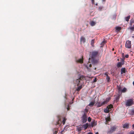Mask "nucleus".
Listing matches in <instances>:
<instances>
[{"mask_svg": "<svg viewBox=\"0 0 134 134\" xmlns=\"http://www.w3.org/2000/svg\"><path fill=\"white\" fill-rule=\"evenodd\" d=\"M125 45L126 48H130L131 46V41L129 40L127 41Z\"/></svg>", "mask_w": 134, "mask_h": 134, "instance_id": "423d86ee", "label": "nucleus"}, {"mask_svg": "<svg viewBox=\"0 0 134 134\" xmlns=\"http://www.w3.org/2000/svg\"><path fill=\"white\" fill-rule=\"evenodd\" d=\"M132 126L133 127L134 129V124H133L132 125Z\"/></svg>", "mask_w": 134, "mask_h": 134, "instance_id": "de8ad7c7", "label": "nucleus"}, {"mask_svg": "<svg viewBox=\"0 0 134 134\" xmlns=\"http://www.w3.org/2000/svg\"><path fill=\"white\" fill-rule=\"evenodd\" d=\"M94 39L92 40L91 41V44L93 47L94 46Z\"/></svg>", "mask_w": 134, "mask_h": 134, "instance_id": "c85d7f7f", "label": "nucleus"}, {"mask_svg": "<svg viewBox=\"0 0 134 134\" xmlns=\"http://www.w3.org/2000/svg\"><path fill=\"white\" fill-rule=\"evenodd\" d=\"M106 79L107 80V82H109L110 80V78L109 76H107L106 77Z\"/></svg>", "mask_w": 134, "mask_h": 134, "instance_id": "7c9ffc66", "label": "nucleus"}, {"mask_svg": "<svg viewBox=\"0 0 134 134\" xmlns=\"http://www.w3.org/2000/svg\"><path fill=\"white\" fill-rule=\"evenodd\" d=\"M129 56L128 55L126 54L125 55V57L127 58H128L129 57Z\"/></svg>", "mask_w": 134, "mask_h": 134, "instance_id": "a19ab883", "label": "nucleus"}, {"mask_svg": "<svg viewBox=\"0 0 134 134\" xmlns=\"http://www.w3.org/2000/svg\"><path fill=\"white\" fill-rule=\"evenodd\" d=\"M97 125V121L94 120L92 121L91 123L90 126L92 127L94 126H96Z\"/></svg>", "mask_w": 134, "mask_h": 134, "instance_id": "6e6552de", "label": "nucleus"}, {"mask_svg": "<svg viewBox=\"0 0 134 134\" xmlns=\"http://www.w3.org/2000/svg\"><path fill=\"white\" fill-rule=\"evenodd\" d=\"M69 109H70V108H69V107H68L67 108V109L68 110H69Z\"/></svg>", "mask_w": 134, "mask_h": 134, "instance_id": "49530a36", "label": "nucleus"}, {"mask_svg": "<svg viewBox=\"0 0 134 134\" xmlns=\"http://www.w3.org/2000/svg\"><path fill=\"white\" fill-rule=\"evenodd\" d=\"M96 134H99V133H98L97 132L96 133Z\"/></svg>", "mask_w": 134, "mask_h": 134, "instance_id": "09e8293b", "label": "nucleus"}, {"mask_svg": "<svg viewBox=\"0 0 134 134\" xmlns=\"http://www.w3.org/2000/svg\"><path fill=\"white\" fill-rule=\"evenodd\" d=\"M114 50V48H113V49H112V50H113V51Z\"/></svg>", "mask_w": 134, "mask_h": 134, "instance_id": "5fc2aeb1", "label": "nucleus"}, {"mask_svg": "<svg viewBox=\"0 0 134 134\" xmlns=\"http://www.w3.org/2000/svg\"><path fill=\"white\" fill-rule=\"evenodd\" d=\"M126 72V69L125 68H122L121 69V74H122L123 73H125Z\"/></svg>", "mask_w": 134, "mask_h": 134, "instance_id": "4468645a", "label": "nucleus"}, {"mask_svg": "<svg viewBox=\"0 0 134 134\" xmlns=\"http://www.w3.org/2000/svg\"><path fill=\"white\" fill-rule=\"evenodd\" d=\"M122 63L121 62H119L117 64V67L118 68L121 67L122 66Z\"/></svg>", "mask_w": 134, "mask_h": 134, "instance_id": "dca6fc26", "label": "nucleus"}, {"mask_svg": "<svg viewBox=\"0 0 134 134\" xmlns=\"http://www.w3.org/2000/svg\"><path fill=\"white\" fill-rule=\"evenodd\" d=\"M91 1L92 4H94V0H91Z\"/></svg>", "mask_w": 134, "mask_h": 134, "instance_id": "c9c22d12", "label": "nucleus"}, {"mask_svg": "<svg viewBox=\"0 0 134 134\" xmlns=\"http://www.w3.org/2000/svg\"><path fill=\"white\" fill-rule=\"evenodd\" d=\"M62 117L60 116H58V121L56 122L55 124V125H59V126H60L62 123V121L61 120Z\"/></svg>", "mask_w": 134, "mask_h": 134, "instance_id": "39448f33", "label": "nucleus"}, {"mask_svg": "<svg viewBox=\"0 0 134 134\" xmlns=\"http://www.w3.org/2000/svg\"><path fill=\"white\" fill-rule=\"evenodd\" d=\"M87 134H93L92 132H89Z\"/></svg>", "mask_w": 134, "mask_h": 134, "instance_id": "37998d69", "label": "nucleus"}, {"mask_svg": "<svg viewBox=\"0 0 134 134\" xmlns=\"http://www.w3.org/2000/svg\"><path fill=\"white\" fill-rule=\"evenodd\" d=\"M63 120L62 121V123L63 124V125H64L65 123L66 120V119L64 118H63Z\"/></svg>", "mask_w": 134, "mask_h": 134, "instance_id": "b1692460", "label": "nucleus"}, {"mask_svg": "<svg viewBox=\"0 0 134 134\" xmlns=\"http://www.w3.org/2000/svg\"><path fill=\"white\" fill-rule=\"evenodd\" d=\"M106 121L107 122V124H108V123L109 121H110V117H108L105 118Z\"/></svg>", "mask_w": 134, "mask_h": 134, "instance_id": "5701e85b", "label": "nucleus"}, {"mask_svg": "<svg viewBox=\"0 0 134 134\" xmlns=\"http://www.w3.org/2000/svg\"><path fill=\"white\" fill-rule=\"evenodd\" d=\"M96 24V23L93 21H91L90 23V25L92 26H94Z\"/></svg>", "mask_w": 134, "mask_h": 134, "instance_id": "4be33fe9", "label": "nucleus"}, {"mask_svg": "<svg viewBox=\"0 0 134 134\" xmlns=\"http://www.w3.org/2000/svg\"><path fill=\"white\" fill-rule=\"evenodd\" d=\"M98 52L97 51H94L92 52L91 58L92 59L95 58L98 54Z\"/></svg>", "mask_w": 134, "mask_h": 134, "instance_id": "0eeeda50", "label": "nucleus"}, {"mask_svg": "<svg viewBox=\"0 0 134 134\" xmlns=\"http://www.w3.org/2000/svg\"><path fill=\"white\" fill-rule=\"evenodd\" d=\"M118 134H120V133H119Z\"/></svg>", "mask_w": 134, "mask_h": 134, "instance_id": "6e6d98bb", "label": "nucleus"}, {"mask_svg": "<svg viewBox=\"0 0 134 134\" xmlns=\"http://www.w3.org/2000/svg\"><path fill=\"white\" fill-rule=\"evenodd\" d=\"M96 68H94V70H96Z\"/></svg>", "mask_w": 134, "mask_h": 134, "instance_id": "864d4df0", "label": "nucleus"}, {"mask_svg": "<svg viewBox=\"0 0 134 134\" xmlns=\"http://www.w3.org/2000/svg\"><path fill=\"white\" fill-rule=\"evenodd\" d=\"M82 126L81 127L80 126L77 127V129L78 131H80L82 130Z\"/></svg>", "mask_w": 134, "mask_h": 134, "instance_id": "c756f323", "label": "nucleus"}, {"mask_svg": "<svg viewBox=\"0 0 134 134\" xmlns=\"http://www.w3.org/2000/svg\"><path fill=\"white\" fill-rule=\"evenodd\" d=\"M129 134H134V131H132L130 132Z\"/></svg>", "mask_w": 134, "mask_h": 134, "instance_id": "4c0bfd02", "label": "nucleus"}, {"mask_svg": "<svg viewBox=\"0 0 134 134\" xmlns=\"http://www.w3.org/2000/svg\"><path fill=\"white\" fill-rule=\"evenodd\" d=\"M132 113H133V114L134 113V110H132Z\"/></svg>", "mask_w": 134, "mask_h": 134, "instance_id": "79ce46f5", "label": "nucleus"}, {"mask_svg": "<svg viewBox=\"0 0 134 134\" xmlns=\"http://www.w3.org/2000/svg\"><path fill=\"white\" fill-rule=\"evenodd\" d=\"M130 29L131 30H134V27H131L130 28Z\"/></svg>", "mask_w": 134, "mask_h": 134, "instance_id": "58836bf2", "label": "nucleus"}, {"mask_svg": "<svg viewBox=\"0 0 134 134\" xmlns=\"http://www.w3.org/2000/svg\"><path fill=\"white\" fill-rule=\"evenodd\" d=\"M125 59V58H124L123 59H121V62H122V65H123V64H124V59Z\"/></svg>", "mask_w": 134, "mask_h": 134, "instance_id": "72a5a7b5", "label": "nucleus"}, {"mask_svg": "<svg viewBox=\"0 0 134 134\" xmlns=\"http://www.w3.org/2000/svg\"><path fill=\"white\" fill-rule=\"evenodd\" d=\"M89 125L88 123H86L82 126V128H84V130H86L88 128Z\"/></svg>", "mask_w": 134, "mask_h": 134, "instance_id": "f8f14e48", "label": "nucleus"}, {"mask_svg": "<svg viewBox=\"0 0 134 134\" xmlns=\"http://www.w3.org/2000/svg\"><path fill=\"white\" fill-rule=\"evenodd\" d=\"M117 128V127L115 126H111L110 130L107 131L108 133L111 134L115 131Z\"/></svg>", "mask_w": 134, "mask_h": 134, "instance_id": "7ed1b4c3", "label": "nucleus"}, {"mask_svg": "<svg viewBox=\"0 0 134 134\" xmlns=\"http://www.w3.org/2000/svg\"><path fill=\"white\" fill-rule=\"evenodd\" d=\"M127 90L126 88L124 87L122 90L121 92L122 93H125L126 92Z\"/></svg>", "mask_w": 134, "mask_h": 134, "instance_id": "cd10ccee", "label": "nucleus"}, {"mask_svg": "<svg viewBox=\"0 0 134 134\" xmlns=\"http://www.w3.org/2000/svg\"><path fill=\"white\" fill-rule=\"evenodd\" d=\"M53 131V134H57L58 132V129L57 128L55 129Z\"/></svg>", "mask_w": 134, "mask_h": 134, "instance_id": "a878e982", "label": "nucleus"}, {"mask_svg": "<svg viewBox=\"0 0 134 134\" xmlns=\"http://www.w3.org/2000/svg\"><path fill=\"white\" fill-rule=\"evenodd\" d=\"M129 125L127 123H126L124 124L123 126V127L124 128L128 129L129 127Z\"/></svg>", "mask_w": 134, "mask_h": 134, "instance_id": "f3484780", "label": "nucleus"}, {"mask_svg": "<svg viewBox=\"0 0 134 134\" xmlns=\"http://www.w3.org/2000/svg\"><path fill=\"white\" fill-rule=\"evenodd\" d=\"M87 117L86 114H84L81 117V120L83 123H85L87 121Z\"/></svg>", "mask_w": 134, "mask_h": 134, "instance_id": "20e7f679", "label": "nucleus"}, {"mask_svg": "<svg viewBox=\"0 0 134 134\" xmlns=\"http://www.w3.org/2000/svg\"><path fill=\"white\" fill-rule=\"evenodd\" d=\"M95 102V101H94L93 102H91L88 105L89 106H91V107L93 106L94 105V104Z\"/></svg>", "mask_w": 134, "mask_h": 134, "instance_id": "412c9836", "label": "nucleus"}, {"mask_svg": "<svg viewBox=\"0 0 134 134\" xmlns=\"http://www.w3.org/2000/svg\"><path fill=\"white\" fill-rule=\"evenodd\" d=\"M76 62L77 63H83V56H82V58L76 60Z\"/></svg>", "mask_w": 134, "mask_h": 134, "instance_id": "1a4fd4ad", "label": "nucleus"}, {"mask_svg": "<svg viewBox=\"0 0 134 134\" xmlns=\"http://www.w3.org/2000/svg\"><path fill=\"white\" fill-rule=\"evenodd\" d=\"M96 105L98 107H99L102 106L101 103H100V102H97L96 104Z\"/></svg>", "mask_w": 134, "mask_h": 134, "instance_id": "2eb2a0df", "label": "nucleus"}, {"mask_svg": "<svg viewBox=\"0 0 134 134\" xmlns=\"http://www.w3.org/2000/svg\"><path fill=\"white\" fill-rule=\"evenodd\" d=\"M133 104V100L132 99H130L126 100V106H131Z\"/></svg>", "mask_w": 134, "mask_h": 134, "instance_id": "f257e3e1", "label": "nucleus"}, {"mask_svg": "<svg viewBox=\"0 0 134 134\" xmlns=\"http://www.w3.org/2000/svg\"><path fill=\"white\" fill-rule=\"evenodd\" d=\"M78 86V87L77 89H76V90L77 91H80V90L82 88V83H81L80 84H79L78 86Z\"/></svg>", "mask_w": 134, "mask_h": 134, "instance_id": "9d476101", "label": "nucleus"}, {"mask_svg": "<svg viewBox=\"0 0 134 134\" xmlns=\"http://www.w3.org/2000/svg\"><path fill=\"white\" fill-rule=\"evenodd\" d=\"M133 84L134 85V81H133Z\"/></svg>", "mask_w": 134, "mask_h": 134, "instance_id": "3c124183", "label": "nucleus"}, {"mask_svg": "<svg viewBox=\"0 0 134 134\" xmlns=\"http://www.w3.org/2000/svg\"><path fill=\"white\" fill-rule=\"evenodd\" d=\"M85 78V77L83 75L80 76L78 79L76 80V82L77 84V86H78L79 84H80L81 81L82 80L84 79Z\"/></svg>", "mask_w": 134, "mask_h": 134, "instance_id": "f03ea898", "label": "nucleus"}, {"mask_svg": "<svg viewBox=\"0 0 134 134\" xmlns=\"http://www.w3.org/2000/svg\"><path fill=\"white\" fill-rule=\"evenodd\" d=\"M88 111V110L87 109H84L83 112L84 114H87Z\"/></svg>", "mask_w": 134, "mask_h": 134, "instance_id": "2f4dec72", "label": "nucleus"}, {"mask_svg": "<svg viewBox=\"0 0 134 134\" xmlns=\"http://www.w3.org/2000/svg\"><path fill=\"white\" fill-rule=\"evenodd\" d=\"M97 80V78H95L93 80V82H96Z\"/></svg>", "mask_w": 134, "mask_h": 134, "instance_id": "e433bc0d", "label": "nucleus"}, {"mask_svg": "<svg viewBox=\"0 0 134 134\" xmlns=\"http://www.w3.org/2000/svg\"><path fill=\"white\" fill-rule=\"evenodd\" d=\"M104 75L106 76V77L107 76H108V73L107 72H105L104 73Z\"/></svg>", "mask_w": 134, "mask_h": 134, "instance_id": "ea45409f", "label": "nucleus"}, {"mask_svg": "<svg viewBox=\"0 0 134 134\" xmlns=\"http://www.w3.org/2000/svg\"><path fill=\"white\" fill-rule=\"evenodd\" d=\"M86 39L83 36L81 37L80 41L81 43H84L85 42Z\"/></svg>", "mask_w": 134, "mask_h": 134, "instance_id": "9b49d317", "label": "nucleus"}, {"mask_svg": "<svg viewBox=\"0 0 134 134\" xmlns=\"http://www.w3.org/2000/svg\"><path fill=\"white\" fill-rule=\"evenodd\" d=\"M117 89L118 90V92L119 93L121 92L122 90V88L120 86H117Z\"/></svg>", "mask_w": 134, "mask_h": 134, "instance_id": "a211bd4d", "label": "nucleus"}, {"mask_svg": "<svg viewBox=\"0 0 134 134\" xmlns=\"http://www.w3.org/2000/svg\"><path fill=\"white\" fill-rule=\"evenodd\" d=\"M106 42L105 41H103L101 44L102 46V47L103 46L104 44L106 43Z\"/></svg>", "mask_w": 134, "mask_h": 134, "instance_id": "473e14b6", "label": "nucleus"}, {"mask_svg": "<svg viewBox=\"0 0 134 134\" xmlns=\"http://www.w3.org/2000/svg\"><path fill=\"white\" fill-rule=\"evenodd\" d=\"M130 16L129 15L127 17L125 18V20L127 21H128L129 20V19L130 18Z\"/></svg>", "mask_w": 134, "mask_h": 134, "instance_id": "aec40b11", "label": "nucleus"}, {"mask_svg": "<svg viewBox=\"0 0 134 134\" xmlns=\"http://www.w3.org/2000/svg\"><path fill=\"white\" fill-rule=\"evenodd\" d=\"M110 111V110H109L107 107L106 109L104 110V112L105 113H108Z\"/></svg>", "mask_w": 134, "mask_h": 134, "instance_id": "bb28decb", "label": "nucleus"}, {"mask_svg": "<svg viewBox=\"0 0 134 134\" xmlns=\"http://www.w3.org/2000/svg\"><path fill=\"white\" fill-rule=\"evenodd\" d=\"M89 66L90 67H92V65L91 64H90L89 65Z\"/></svg>", "mask_w": 134, "mask_h": 134, "instance_id": "c03bdc74", "label": "nucleus"}, {"mask_svg": "<svg viewBox=\"0 0 134 134\" xmlns=\"http://www.w3.org/2000/svg\"><path fill=\"white\" fill-rule=\"evenodd\" d=\"M102 1L103 2H105L106 1V0H102Z\"/></svg>", "mask_w": 134, "mask_h": 134, "instance_id": "a18cd8bd", "label": "nucleus"}, {"mask_svg": "<svg viewBox=\"0 0 134 134\" xmlns=\"http://www.w3.org/2000/svg\"><path fill=\"white\" fill-rule=\"evenodd\" d=\"M107 107L110 111L111 109L113 108V105H108Z\"/></svg>", "mask_w": 134, "mask_h": 134, "instance_id": "6ab92c4d", "label": "nucleus"}, {"mask_svg": "<svg viewBox=\"0 0 134 134\" xmlns=\"http://www.w3.org/2000/svg\"><path fill=\"white\" fill-rule=\"evenodd\" d=\"M91 119L90 117H88V120L89 122H90L91 121Z\"/></svg>", "mask_w": 134, "mask_h": 134, "instance_id": "f704fd0d", "label": "nucleus"}, {"mask_svg": "<svg viewBox=\"0 0 134 134\" xmlns=\"http://www.w3.org/2000/svg\"><path fill=\"white\" fill-rule=\"evenodd\" d=\"M87 68L88 69V67H87Z\"/></svg>", "mask_w": 134, "mask_h": 134, "instance_id": "603ef678", "label": "nucleus"}, {"mask_svg": "<svg viewBox=\"0 0 134 134\" xmlns=\"http://www.w3.org/2000/svg\"><path fill=\"white\" fill-rule=\"evenodd\" d=\"M115 29L116 30L119 31L121 29V28L120 27H116Z\"/></svg>", "mask_w": 134, "mask_h": 134, "instance_id": "393cba45", "label": "nucleus"}, {"mask_svg": "<svg viewBox=\"0 0 134 134\" xmlns=\"http://www.w3.org/2000/svg\"><path fill=\"white\" fill-rule=\"evenodd\" d=\"M109 98H108V99L107 98L106 100L103 102L102 103H101L102 106L106 104L109 101Z\"/></svg>", "mask_w": 134, "mask_h": 134, "instance_id": "ddd939ff", "label": "nucleus"}, {"mask_svg": "<svg viewBox=\"0 0 134 134\" xmlns=\"http://www.w3.org/2000/svg\"><path fill=\"white\" fill-rule=\"evenodd\" d=\"M95 5H98V4L97 3H96V4H95Z\"/></svg>", "mask_w": 134, "mask_h": 134, "instance_id": "8fccbe9b", "label": "nucleus"}]
</instances>
